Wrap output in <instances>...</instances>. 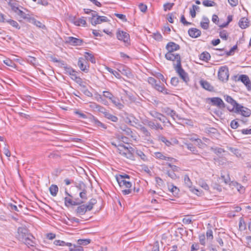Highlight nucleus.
Wrapping results in <instances>:
<instances>
[{
  "instance_id": "nucleus-1",
  "label": "nucleus",
  "mask_w": 251,
  "mask_h": 251,
  "mask_svg": "<svg viewBox=\"0 0 251 251\" xmlns=\"http://www.w3.org/2000/svg\"><path fill=\"white\" fill-rule=\"evenodd\" d=\"M166 49L168 50L165 55V57L166 59L170 61H172L174 62L175 61H179L181 60V57L179 54L174 53L175 51L178 50L180 49V46L179 45L173 42H169L166 46Z\"/></svg>"
},
{
  "instance_id": "nucleus-2",
  "label": "nucleus",
  "mask_w": 251,
  "mask_h": 251,
  "mask_svg": "<svg viewBox=\"0 0 251 251\" xmlns=\"http://www.w3.org/2000/svg\"><path fill=\"white\" fill-rule=\"evenodd\" d=\"M87 60L90 61L91 62L93 63L94 56L92 53L85 52V58H79L77 62V65L80 69L84 72H87L88 71V66H87Z\"/></svg>"
},
{
  "instance_id": "nucleus-3",
  "label": "nucleus",
  "mask_w": 251,
  "mask_h": 251,
  "mask_svg": "<svg viewBox=\"0 0 251 251\" xmlns=\"http://www.w3.org/2000/svg\"><path fill=\"white\" fill-rule=\"evenodd\" d=\"M227 109L229 111L240 114L245 118L249 117L251 115V110L240 104H239L236 108H230L227 107Z\"/></svg>"
},
{
  "instance_id": "nucleus-4",
  "label": "nucleus",
  "mask_w": 251,
  "mask_h": 251,
  "mask_svg": "<svg viewBox=\"0 0 251 251\" xmlns=\"http://www.w3.org/2000/svg\"><path fill=\"white\" fill-rule=\"evenodd\" d=\"M174 68L178 73L180 78L186 83L189 81V78L187 73L182 69L181 67V60L176 62V64L174 63Z\"/></svg>"
},
{
  "instance_id": "nucleus-5",
  "label": "nucleus",
  "mask_w": 251,
  "mask_h": 251,
  "mask_svg": "<svg viewBox=\"0 0 251 251\" xmlns=\"http://www.w3.org/2000/svg\"><path fill=\"white\" fill-rule=\"evenodd\" d=\"M119 146H120L123 149H118V150L119 151V153L120 154H122L123 155L125 156L127 158H133V152H134V150L132 148L130 147L128 148V147H126L125 145L121 144H120Z\"/></svg>"
},
{
  "instance_id": "nucleus-6",
  "label": "nucleus",
  "mask_w": 251,
  "mask_h": 251,
  "mask_svg": "<svg viewBox=\"0 0 251 251\" xmlns=\"http://www.w3.org/2000/svg\"><path fill=\"white\" fill-rule=\"evenodd\" d=\"M218 77L223 82L226 81L228 79L229 71L227 66L220 67L218 72Z\"/></svg>"
},
{
  "instance_id": "nucleus-7",
  "label": "nucleus",
  "mask_w": 251,
  "mask_h": 251,
  "mask_svg": "<svg viewBox=\"0 0 251 251\" xmlns=\"http://www.w3.org/2000/svg\"><path fill=\"white\" fill-rule=\"evenodd\" d=\"M210 100L211 105L213 106H217L220 109H224L226 107V104L219 97H213L208 99Z\"/></svg>"
},
{
  "instance_id": "nucleus-8",
  "label": "nucleus",
  "mask_w": 251,
  "mask_h": 251,
  "mask_svg": "<svg viewBox=\"0 0 251 251\" xmlns=\"http://www.w3.org/2000/svg\"><path fill=\"white\" fill-rule=\"evenodd\" d=\"M30 234V233H28L27 229L24 227H19L18 229L17 238L20 241L24 242L26 237H27Z\"/></svg>"
},
{
  "instance_id": "nucleus-9",
  "label": "nucleus",
  "mask_w": 251,
  "mask_h": 251,
  "mask_svg": "<svg viewBox=\"0 0 251 251\" xmlns=\"http://www.w3.org/2000/svg\"><path fill=\"white\" fill-rule=\"evenodd\" d=\"M93 207V203H90L89 205H81L77 207L76 209L77 214L79 215H82L85 213L87 211L91 210Z\"/></svg>"
},
{
  "instance_id": "nucleus-10",
  "label": "nucleus",
  "mask_w": 251,
  "mask_h": 251,
  "mask_svg": "<svg viewBox=\"0 0 251 251\" xmlns=\"http://www.w3.org/2000/svg\"><path fill=\"white\" fill-rule=\"evenodd\" d=\"M150 114L152 117L157 119L163 123H166L167 122L170 123L169 121L167 120L164 115L157 111H152L150 112Z\"/></svg>"
},
{
  "instance_id": "nucleus-11",
  "label": "nucleus",
  "mask_w": 251,
  "mask_h": 251,
  "mask_svg": "<svg viewBox=\"0 0 251 251\" xmlns=\"http://www.w3.org/2000/svg\"><path fill=\"white\" fill-rule=\"evenodd\" d=\"M117 38L126 43H129V35L126 32L118 30L117 32Z\"/></svg>"
},
{
  "instance_id": "nucleus-12",
  "label": "nucleus",
  "mask_w": 251,
  "mask_h": 251,
  "mask_svg": "<svg viewBox=\"0 0 251 251\" xmlns=\"http://www.w3.org/2000/svg\"><path fill=\"white\" fill-rule=\"evenodd\" d=\"M238 80H240L242 82L246 85L248 90H251V82L249 77L247 75H240Z\"/></svg>"
},
{
  "instance_id": "nucleus-13",
  "label": "nucleus",
  "mask_w": 251,
  "mask_h": 251,
  "mask_svg": "<svg viewBox=\"0 0 251 251\" xmlns=\"http://www.w3.org/2000/svg\"><path fill=\"white\" fill-rule=\"evenodd\" d=\"M184 182L185 185L188 187L192 192L195 193V192L198 191L197 189H195L193 187L192 182H191L189 177L187 175H185L184 176Z\"/></svg>"
},
{
  "instance_id": "nucleus-14",
  "label": "nucleus",
  "mask_w": 251,
  "mask_h": 251,
  "mask_svg": "<svg viewBox=\"0 0 251 251\" xmlns=\"http://www.w3.org/2000/svg\"><path fill=\"white\" fill-rule=\"evenodd\" d=\"M65 204L67 206L70 205H77L83 203V201L79 200H75L73 201L72 199L67 197L65 198Z\"/></svg>"
},
{
  "instance_id": "nucleus-15",
  "label": "nucleus",
  "mask_w": 251,
  "mask_h": 251,
  "mask_svg": "<svg viewBox=\"0 0 251 251\" xmlns=\"http://www.w3.org/2000/svg\"><path fill=\"white\" fill-rule=\"evenodd\" d=\"M66 42L73 46H78L81 44L82 41L73 37H68L66 38Z\"/></svg>"
},
{
  "instance_id": "nucleus-16",
  "label": "nucleus",
  "mask_w": 251,
  "mask_h": 251,
  "mask_svg": "<svg viewBox=\"0 0 251 251\" xmlns=\"http://www.w3.org/2000/svg\"><path fill=\"white\" fill-rule=\"evenodd\" d=\"M114 105L118 109H121L124 107V105L120 102L118 98L113 96L111 98L109 99Z\"/></svg>"
},
{
  "instance_id": "nucleus-17",
  "label": "nucleus",
  "mask_w": 251,
  "mask_h": 251,
  "mask_svg": "<svg viewBox=\"0 0 251 251\" xmlns=\"http://www.w3.org/2000/svg\"><path fill=\"white\" fill-rule=\"evenodd\" d=\"M189 36L192 38H197L201 36V31L196 28H191L188 30Z\"/></svg>"
},
{
  "instance_id": "nucleus-18",
  "label": "nucleus",
  "mask_w": 251,
  "mask_h": 251,
  "mask_svg": "<svg viewBox=\"0 0 251 251\" xmlns=\"http://www.w3.org/2000/svg\"><path fill=\"white\" fill-rule=\"evenodd\" d=\"M224 100L228 103H230L232 106V108H236L237 106H238V103L236 102V100H235L231 97L226 95L224 96Z\"/></svg>"
},
{
  "instance_id": "nucleus-19",
  "label": "nucleus",
  "mask_w": 251,
  "mask_h": 251,
  "mask_svg": "<svg viewBox=\"0 0 251 251\" xmlns=\"http://www.w3.org/2000/svg\"><path fill=\"white\" fill-rule=\"evenodd\" d=\"M162 111L166 113L167 115L170 116L174 119H175L176 117H178V115L176 111L168 107L163 108Z\"/></svg>"
},
{
  "instance_id": "nucleus-20",
  "label": "nucleus",
  "mask_w": 251,
  "mask_h": 251,
  "mask_svg": "<svg viewBox=\"0 0 251 251\" xmlns=\"http://www.w3.org/2000/svg\"><path fill=\"white\" fill-rule=\"evenodd\" d=\"M34 239L35 238L33 237V236L31 234H30L27 237H26L25 240L24 241L23 243L28 247H33L35 244Z\"/></svg>"
},
{
  "instance_id": "nucleus-21",
  "label": "nucleus",
  "mask_w": 251,
  "mask_h": 251,
  "mask_svg": "<svg viewBox=\"0 0 251 251\" xmlns=\"http://www.w3.org/2000/svg\"><path fill=\"white\" fill-rule=\"evenodd\" d=\"M84 11L85 13L90 15V16L88 15L87 17H84V18L88 20L89 22L94 25L93 17H94V14L93 13V11L89 9H84Z\"/></svg>"
},
{
  "instance_id": "nucleus-22",
  "label": "nucleus",
  "mask_w": 251,
  "mask_h": 251,
  "mask_svg": "<svg viewBox=\"0 0 251 251\" xmlns=\"http://www.w3.org/2000/svg\"><path fill=\"white\" fill-rule=\"evenodd\" d=\"M95 25L97 24H100L102 23L107 22L108 21V19L106 17L100 16L98 13H96L95 11Z\"/></svg>"
},
{
  "instance_id": "nucleus-23",
  "label": "nucleus",
  "mask_w": 251,
  "mask_h": 251,
  "mask_svg": "<svg viewBox=\"0 0 251 251\" xmlns=\"http://www.w3.org/2000/svg\"><path fill=\"white\" fill-rule=\"evenodd\" d=\"M237 120L240 121L243 124H246L248 122V120L245 118L242 119H236L235 120H233L230 123V126L232 128L236 129L238 127L239 124Z\"/></svg>"
},
{
  "instance_id": "nucleus-24",
  "label": "nucleus",
  "mask_w": 251,
  "mask_h": 251,
  "mask_svg": "<svg viewBox=\"0 0 251 251\" xmlns=\"http://www.w3.org/2000/svg\"><path fill=\"white\" fill-rule=\"evenodd\" d=\"M205 131L206 133L214 136H216L219 134L218 130L214 127H206L205 128Z\"/></svg>"
},
{
  "instance_id": "nucleus-25",
  "label": "nucleus",
  "mask_w": 251,
  "mask_h": 251,
  "mask_svg": "<svg viewBox=\"0 0 251 251\" xmlns=\"http://www.w3.org/2000/svg\"><path fill=\"white\" fill-rule=\"evenodd\" d=\"M239 26L242 29H245L249 26L248 19L246 18H242L239 22Z\"/></svg>"
},
{
  "instance_id": "nucleus-26",
  "label": "nucleus",
  "mask_w": 251,
  "mask_h": 251,
  "mask_svg": "<svg viewBox=\"0 0 251 251\" xmlns=\"http://www.w3.org/2000/svg\"><path fill=\"white\" fill-rule=\"evenodd\" d=\"M155 156L157 158L165 160H169L170 161H172L173 160H175V159L172 157H167L164 155L162 153L160 152H155Z\"/></svg>"
},
{
  "instance_id": "nucleus-27",
  "label": "nucleus",
  "mask_w": 251,
  "mask_h": 251,
  "mask_svg": "<svg viewBox=\"0 0 251 251\" xmlns=\"http://www.w3.org/2000/svg\"><path fill=\"white\" fill-rule=\"evenodd\" d=\"M131 186V183L130 181H127L125 187L127 188L128 189L123 190L122 191V193L125 195L130 194L132 191V189L130 188Z\"/></svg>"
},
{
  "instance_id": "nucleus-28",
  "label": "nucleus",
  "mask_w": 251,
  "mask_h": 251,
  "mask_svg": "<svg viewBox=\"0 0 251 251\" xmlns=\"http://www.w3.org/2000/svg\"><path fill=\"white\" fill-rule=\"evenodd\" d=\"M200 84L202 87L205 90L211 91L213 89V87L210 84V83L205 80H201L200 81Z\"/></svg>"
},
{
  "instance_id": "nucleus-29",
  "label": "nucleus",
  "mask_w": 251,
  "mask_h": 251,
  "mask_svg": "<svg viewBox=\"0 0 251 251\" xmlns=\"http://www.w3.org/2000/svg\"><path fill=\"white\" fill-rule=\"evenodd\" d=\"M210 57V54L207 51L203 52L200 55V59L205 62H207L209 60Z\"/></svg>"
},
{
  "instance_id": "nucleus-30",
  "label": "nucleus",
  "mask_w": 251,
  "mask_h": 251,
  "mask_svg": "<svg viewBox=\"0 0 251 251\" xmlns=\"http://www.w3.org/2000/svg\"><path fill=\"white\" fill-rule=\"evenodd\" d=\"M156 90L162 92L165 94H168L169 93L167 92V90L163 86L161 85L159 83H156L153 87Z\"/></svg>"
},
{
  "instance_id": "nucleus-31",
  "label": "nucleus",
  "mask_w": 251,
  "mask_h": 251,
  "mask_svg": "<svg viewBox=\"0 0 251 251\" xmlns=\"http://www.w3.org/2000/svg\"><path fill=\"white\" fill-rule=\"evenodd\" d=\"M50 192L52 196H56L58 191V188L56 185H51L50 188Z\"/></svg>"
},
{
  "instance_id": "nucleus-32",
  "label": "nucleus",
  "mask_w": 251,
  "mask_h": 251,
  "mask_svg": "<svg viewBox=\"0 0 251 251\" xmlns=\"http://www.w3.org/2000/svg\"><path fill=\"white\" fill-rule=\"evenodd\" d=\"M28 22L33 24L37 26L40 28H43V27L45 26V25H43L42 23L39 21H37L33 17L29 18V21Z\"/></svg>"
},
{
  "instance_id": "nucleus-33",
  "label": "nucleus",
  "mask_w": 251,
  "mask_h": 251,
  "mask_svg": "<svg viewBox=\"0 0 251 251\" xmlns=\"http://www.w3.org/2000/svg\"><path fill=\"white\" fill-rule=\"evenodd\" d=\"M17 13L24 19L26 20L27 22H29V18H31L28 14H26L21 10H18V12Z\"/></svg>"
},
{
  "instance_id": "nucleus-34",
  "label": "nucleus",
  "mask_w": 251,
  "mask_h": 251,
  "mask_svg": "<svg viewBox=\"0 0 251 251\" xmlns=\"http://www.w3.org/2000/svg\"><path fill=\"white\" fill-rule=\"evenodd\" d=\"M54 244L56 246H69V247L72 246V244H71L70 243H66L65 242H64L63 241H61L59 240H55L54 241Z\"/></svg>"
},
{
  "instance_id": "nucleus-35",
  "label": "nucleus",
  "mask_w": 251,
  "mask_h": 251,
  "mask_svg": "<svg viewBox=\"0 0 251 251\" xmlns=\"http://www.w3.org/2000/svg\"><path fill=\"white\" fill-rule=\"evenodd\" d=\"M104 117L114 122H117L118 120V118L116 116L111 114L108 111L104 115Z\"/></svg>"
},
{
  "instance_id": "nucleus-36",
  "label": "nucleus",
  "mask_w": 251,
  "mask_h": 251,
  "mask_svg": "<svg viewBox=\"0 0 251 251\" xmlns=\"http://www.w3.org/2000/svg\"><path fill=\"white\" fill-rule=\"evenodd\" d=\"M69 251H82L83 248L80 246L79 245L77 244H72V247H70Z\"/></svg>"
},
{
  "instance_id": "nucleus-37",
  "label": "nucleus",
  "mask_w": 251,
  "mask_h": 251,
  "mask_svg": "<svg viewBox=\"0 0 251 251\" xmlns=\"http://www.w3.org/2000/svg\"><path fill=\"white\" fill-rule=\"evenodd\" d=\"M227 149L234 153L237 157H239L241 156L240 151L238 149L229 147H227Z\"/></svg>"
},
{
  "instance_id": "nucleus-38",
  "label": "nucleus",
  "mask_w": 251,
  "mask_h": 251,
  "mask_svg": "<svg viewBox=\"0 0 251 251\" xmlns=\"http://www.w3.org/2000/svg\"><path fill=\"white\" fill-rule=\"evenodd\" d=\"M202 4L204 6L206 7L215 6L216 5V3L214 1L209 0H203Z\"/></svg>"
},
{
  "instance_id": "nucleus-39",
  "label": "nucleus",
  "mask_w": 251,
  "mask_h": 251,
  "mask_svg": "<svg viewBox=\"0 0 251 251\" xmlns=\"http://www.w3.org/2000/svg\"><path fill=\"white\" fill-rule=\"evenodd\" d=\"M95 99H96L98 101L101 102L104 104H106L107 101L102 99L101 95L99 94L97 92H95Z\"/></svg>"
},
{
  "instance_id": "nucleus-40",
  "label": "nucleus",
  "mask_w": 251,
  "mask_h": 251,
  "mask_svg": "<svg viewBox=\"0 0 251 251\" xmlns=\"http://www.w3.org/2000/svg\"><path fill=\"white\" fill-rule=\"evenodd\" d=\"M8 3L14 12L17 13L18 10H20L18 7L17 6L16 2H12L11 0H10Z\"/></svg>"
},
{
  "instance_id": "nucleus-41",
  "label": "nucleus",
  "mask_w": 251,
  "mask_h": 251,
  "mask_svg": "<svg viewBox=\"0 0 251 251\" xmlns=\"http://www.w3.org/2000/svg\"><path fill=\"white\" fill-rule=\"evenodd\" d=\"M211 150L215 153H216V154L218 155V154H222V153L224 152H225V150L222 149V148H214V147H212L211 148Z\"/></svg>"
},
{
  "instance_id": "nucleus-42",
  "label": "nucleus",
  "mask_w": 251,
  "mask_h": 251,
  "mask_svg": "<svg viewBox=\"0 0 251 251\" xmlns=\"http://www.w3.org/2000/svg\"><path fill=\"white\" fill-rule=\"evenodd\" d=\"M97 203H98L97 206L98 207L97 210L99 211L102 208L103 206V201L100 197H99L98 200H97L96 202H95V204Z\"/></svg>"
},
{
  "instance_id": "nucleus-43",
  "label": "nucleus",
  "mask_w": 251,
  "mask_h": 251,
  "mask_svg": "<svg viewBox=\"0 0 251 251\" xmlns=\"http://www.w3.org/2000/svg\"><path fill=\"white\" fill-rule=\"evenodd\" d=\"M95 108H96L99 112L102 113L104 116L105 115L106 112H107V110L99 105H97L95 104Z\"/></svg>"
},
{
  "instance_id": "nucleus-44",
  "label": "nucleus",
  "mask_w": 251,
  "mask_h": 251,
  "mask_svg": "<svg viewBox=\"0 0 251 251\" xmlns=\"http://www.w3.org/2000/svg\"><path fill=\"white\" fill-rule=\"evenodd\" d=\"M187 148L191 151L194 154H197L198 151H197L196 148L193 146L192 144H186Z\"/></svg>"
},
{
  "instance_id": "nucleus-45",
  "label": "nucleus",
  "mask_w": 251,
  "mask_h": 251,
  "mask_svg": "<svg viewBox=\"0 0 251 251\" xmlns=\"http://www.w3.org/2000/svg\"><path fill=\"white\" fill-rule=\"evenodd\" d=\"M6 22L8 23L12 26L16 27V28H17L18 29H19L20 28V26L15 21L10 19V20H7Z\"/></svg>"
},
{
  "instance_id": "nucleus-46",
  "label": "nucleus",
  "mask_w": 251,
  "mask_h": 251,
  "mask_svg": "<svg viewBox=\"0 0 251 251\" xmlns=\"http://www.w3.org/2000/svg\"><path fill=\"white\" fill-rule=\"evenodd\" d=\"M90 243V239H78L77 240V244L81 245H87Z\"/></svg>"
},
{
  "instance_id": "nucleus-47",
  "label": "nucleus",
  "mask_w": 251,
  "mask_h": 251,
  "mask_svg": "<svg viewBox=\"0 0 251 251\" xmlns=\"http://www.w3.org/2000/svg\"><path fill=\"white\" fill-rule=\"evenodd\" d=\"M27 62L30 63V64H32L33 66H35L36 63V58L31 56H28L26 59Z\"/></svg>"
},
{
  "instance_id": "nucleus-48",
  "label": "nucleus",
  "mask_w": 251,
  "mask_h": 251,
  "mask_svg": "<svg viewBox=\"0 0 251 251\" xmlns=\"http://www.w3.org/2000/svg\"><path fill=\"white\" fill-rule=\"evenodd\" d=\"M81 91L88 97H92L93 94L90 92L85 86H83L81 88Z\"/></svg>"
},
{
  "instance_id": "nucleus-49",
  "label": "nucleus",
  "mask_w": 251,
  "mask_h": 251,
  "mask_svg": "<svg viewBox=\"0 0 251 251\" xmlns=\"http://www.w3.org/2000/svg\"><path fill=\"white\" fill-rule=\"evenodd\" d=\"M159 140L162 142L164 143L166 146L170 147L172 143L170 141L168 140L164 136H161L159 137Z\"/></svg>"
},
{
  "instance_id": "nucleus-50",
  "label": "nucleus",
  "mask_w": 251,
  "mask_h": 251,
  "mask_svg": "<svg viewBox=\"0 0 251 251\" xmlns=\"http://www.w3.org/2000/svg\"><path fill=\"white\" fill-rule=\"evenodd\" d=\"M170 190L175 197L178 196L179 190L176 186L172 185V188Z\"/></svg>"
},
{
  "instance_id": "nucleus-51",
  "label": "nucleus",
  "mask_w": 251,
  "mask_h": 251,
  "mask_svg": "<svg viewBox=\"0 0 251 251\" xmlns=\"http://www.w3.org/2000/svg\"><path fill=\"white\" fill-rule=\"evenodd\" d=\"M152 37L155 40L158 41H161L163 38L161 34L158 32L154 33L152 35Z\"/></svg>"
},
{
  "instance_id": "nucleus-52",
  "label": "nucleus",
  "mask_w": 251,
  "mask_h": 251,
  "mask_svg": "<svg viewBox=\"0 0 251 251\" xmlns=\"http://www.w3.org/2000/svg\"><path fill=\"white\" fill-rule=\"evenodd\" d=\"M76 188L80 191H83L85 190V185L83 182H79L76 184Z\"/></svg>"
},
{
  "instance_id": "nucleus-53",
  "label": "nucleus",
  "mask_w": 251,
  "mask_h": 251,
  "mask_svg": "<svg viewBox=\"0 0 251 251\" xmlns=\"http://www.w3.org/2000/svg\"><path fill=\"white\" fill-rule=\"evenodd\" d=\"M219 36L222 39L225 40H226L227 39L228 35L227 34L226 31L225 30H223V31H221L220 32Z\"/></svg>"
},
{
  "instance_id": "nucleus-54",
  "label": "nucleus",
  "mask_w": 251,
  "mask_h": 251,
  "mask_svg": "<svg viewBox=\"0 0 251 251\" xmlns=\"http://www.w3.org/2000/svg\"><path fill=\"white\" fill-rule=\"evenodd\" d=\"M68 73L71 75V77L73 80H75L77 76L76 75V72L74 70H69L68 71Z\"/></svg>"
},
{
  "instance_id": "nucleus-55",
  "label": "nucleus",
  "mask_w": 251,
  "mask_h": 251,
  "mask_svg": "<svg viewBox=\"0 0 251 251\" xmlns=\"http://www.w3.org/2000/svg\"><path fill=\"white\" fill-rule=\"evenodd\" d=\"M3 63L7 66L14 68L15 66V63L11 60L7 59L3 61Z\"/></svg>"
},
{
  "instance_id": "nucleus-56",
  "label": "nucleus",
  "mask_w": 251,
  "mask_h": 251,
  "mask_svg": "<svg viewBox=\"0 0 251 251\" xmlns=\"http://www.w3.org/2000/svg\"><path fill=\"white\" fill-rule=\"evenodd\" d=\"M95 126H97L98 127H100L103 129L106 128V126L103 123H101L98 120L95 119Z\"/></svg>"
},
{
  "instance_id": "nucleus-57",
  "label": "nucleus",
  "mask_w": 251,
  "mask_h": 251,
  "mask_svg": "<svg viewBox=\"0 0 251 251\" xmlns=\"http://www.w3.org/2000/svg\"><path fill=\"white\" fill-rule=\"evenodd\" d=\"M174 5V3H166L163 5L164 10L165 11H167V10H171Z\"/></svg>"
},
{
  "instance_id": "nucleus-58",
  "label": "nucleus",
  "mask_w": 251,
  "mask_h": 251,
  "mask_svg": "<svg viewBox=\"0 0 251 251\" xmlns=\"http://www.w3.org/2000/svg\"><path fill=\"white\" fill-rule=\"evenodd\" d=\"M121 129L124 131H125L127 135H130L132 133V131L130 128L127 127L126 126H124L120 127Z\"/></svg>"
},
{
  "instance_id": "nucleus-59",
  "label": "nucleus",
  "mask_w": 251,
  "mask_h": 251,
  "mask_svg": "<svg viewBox=\"0 0 251 251\" xmlns=\"http://www.w3.org/2000/svg\"><path fill=\"white\" fill-rule=\"evenodd\" d=\"M148 81L149 83V84H151L152 85V86L153 87L157 83L156 79L152 77H149L148 78Z\"/></svg>"
},
{
  "instance_id": "nucleus-60",
  "label": "nucleus",
  "mask_w": 251,
  "mask_h": 251,
  "mask_svg": "<svg viewBox=\"0 0 251 251\" xmlns=\"http://www.w3.org/2000/svg\"><path fill=\"white\" fill-rule=\"evenodd\" d=\"M136 153L143 160H145L146 159V155L142 151L137 150L136 151Z\"/></svg>"
},
{
  "instance_id": "nucleus-61",
  "label": "nucleus",
  "mask_w": 251,
  "mask_h": 251,
  "mask_svg": "<svg viewBox=\"0 0 251 251\" xmlns=\"http://www.w3.org/2000/svg\"><path fill=\"white\" fill-rule=\"evenodd\" d=\"M179 80L177 77H173L171 80V83L174 86L177 85Z\"/></svg>"
},
{
  "instance_id": "nucleus-62",
  "label": "nucleus",
  "mask_w": 251,
  "mask_h": 251,
  "mask_svg": "<svg viewBox=\"0 0 251 251\" xmlns=\"http://www.w3.org/2000/svg\"><path fill=\"white\" fill-rule=\"evenodd\" d=\"M167 174L169 177L173 179H176L177 177L176 174L174 172H170L169 171H168Z\"/></svg>"
},
{
  "instance_id": "nucleus-63",
  "label": "nucleus",
  "mask_w": 251,
  "mask_h": 251,
  "mask_svg": "<svg viewBox=\"0 0 251 251\" xmlns=\"http://www.w3.org/2000/svg\"><path fill=\"white\" fill-rule=\"evenodd\" d=\"M143 129L140 130L143 134L144 135L146 136V137H150L151 136V133L150 132L148 131V130L147 129V128L145 127H144V128H142Z\"/></svg>"
},
{
  "instance_id": "nucleus-64",
  "label": "nucleus",
  "mask_w": 251,
  "mask_h": 251,
  "mask_svg": "<svg viewBox=\"0 0 251 251\" xmlns=\"http://www.w3.org/2000/svg\"><path fill=\"white\" fill-rule=\"evenodd\" d=\"M103 96L109 100L112 98L113 95L109 91H103Z\"/></svg>"
}]
</instances>
